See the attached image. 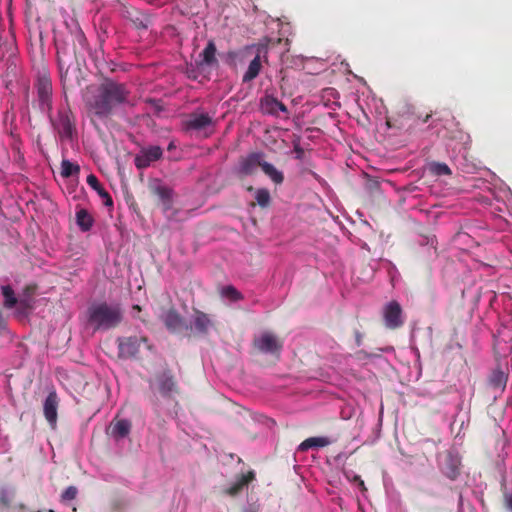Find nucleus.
<instances>
[{"mask_svg":"<svg viewBox=\"0 0 512 512\" xmlns=\"http://www.w3.org/2000/svg\"><path fill=\"white\" fill-rule=\"evenodd\" d=\"M355 339H356V344L358 346H360L362 343V334L359 331L355 332Z\"/></svg>","mask_w":512,"mask_h":512,"instance_id":"40","label":"nucleus"},{"mask_svg":"<svg viewBox=\"0 0 512 512\" xmlns=\"http://www.w3.org/2000/svg\"><path fill=\"white\" fill-rule=\"evenodd\" d=\"M65 26L68 31V35L66 37H72L75 33L82 31L78 21L75 18H70L65 21Z\"/></svg>","mask_w":512,"mask_h":512,"instance_id":"34","label":"nucleus"},{"mask_svg":"<svg viewBox=\"0 0 512 512\" xmlns=\"http://www.w3.org/2000/svg\"><path fill=\"white\" fill-rule=\"evenodd\" d=\"M263 153L253 152L245 157H241L237 168V174L240 177L250 176L256 173L257 168L261 167L264 163Z\"/></svg>","mask_w":512,"mask_h":512,"instance_id":"11","label":"nucleus"},{"mask_svg":"<svg viewBox=\"0 0 512 512\" xmlns=\"http://www.w3.org/2000/svg\"><path fill=\"white\" fill-rule=\"evenodd\" d=\"M118 356L123 359H139L142 348L152 350L146 336H127L117 338Z\"/></svg>","mask_w":512,"mask_h":512,"instance_id":"3","label":"nucleus"},{"mask_svg":"<svg viewBox=\"0 0 512 512\" xmlns=\"http://www.w3.org/2000/svg\"><path fill=\"white\" fill-rule=\"evenodd\" d=\"M255 199L260 207L266 208L271 202L270 192L266 188L257 189L255 192Z\"/></svg>","mask_w":512,"mask_h":512,"instance_id":"33","label":"nucleus"},{"mask_svg":"<svg viewBox=\"0 0 512 512\" xmlns=\"http://www.w3.org/2000/svg\"><path fill=\"white\" fill-rule=\"evenodd\" d=\"M214 125V121L207 113H192L189 118L184 122V129L186 131H206Z\"/></svg>","mask_w":512,"mask_h":512,"instance_id":"14","label":"nucleus"},{"mask_svg":"<svg viewBox=\"0 0 512 512\" xmlns=\"http://www.w3.org/2000/svg\"><path fill=\"white\" fill-rule=\"evenodd\" d=\"M37 96L41 111L50 115L52 111V82L51 79L42 75L37 81Z\"/></svg>","mask_w":512,"mask_h":512,"instance_id":"8","label":"nucleus"},{"mask_svg":"<svg viewBox=\"0 0 512 512\" xmlns=\"http://www.w3.org/2000/svg\"><path fill=\"white\" fill-rule=\"evenodd\" d=\"M57 50V63L58 68L63 78L68 74L69 68L74 60L77 61L78 55L80 54L77 47H74L70 42L69 38L56 39L55 40Z\"/></svg>","mask_w":512,"mask_h":512,"instance_id":"4","label":"nucleus"},{"mask_svg":"<svg viewBox=\"0 0 512 512\" xmlns=\"http://www.w3.org/2000/svg\"><path fill=\"white\" fill-rule=\"evenodd\" d=\"M48 116L60 139H72L75 133V118L69 108L59 109L56 118H53L51 114Z\"/></svg>","mask_w":512,"mask_h":512,"instance_id":"5","label":"nucleus"},{"mask_svg":"<svg viewBox=\"0 0 512 512\" xmlns=\"http://www.w3.org/2000/svg\"><path fill=\"white\" fill-rule=\"evenodd\" d=\"M220 294L222 297L229 299L232 302H237L243 299V295L233 285H227L221 288Z\"/></svg>","mask_w":512,"mask_h":512,"instance_id":"31","label":"nucleus"},{"mask_svg":"<svg viewBox=\"0 0 512 512\" xmlns=\"http://www.w3.org/2000/svg\"><path fill=\"white\" fill-rule=\"evenodd\" d=\"M267 105H270L269 112H271V113H276L277 110H280L282 112L287 111L286 106L282 102L278 101L277 99L267 100Z\"/></svg>","mask_w":512,"mask_h":512,"instance_id":"36","label":"nucleus"},{"mask_svg":"<svg viewBox=\"0 0 512 512\" xmlns=\"http://www.w3.org/2000/svg\"><path fill=\"white\" fill-rule=\"evenodd\" d=\"M359 486L361 487L362 490H366L363 480H360Z\"/></svg>","mask_w":512,"mask_h":512,"instance_id":"45","label":"nucleus"},{"mask_svg":"<svg viewBox=\"0 0 512 512\" xmlns=\"http://www.w3.org/2000/svg\"><path fill=\"white\" fill-rule=\"evenodd\" d=\"M508 376L501 369H495L492 371L489 377V385L493 389L504 391L507 384Z\"/></svg>","mask_w":512,"mask_h":512,"instance_id":"25","label":"nucleus"},{"mask_svg":"<svg viewBox=\"0 0 512 512\" xmlns=\"http://www.w3.org/2000/svg\"><path fill=\"white\" fill-rule=\"evenodd\" d=\"M293 150L296 153V158L301 160L303 158V155H304V150L300 146L299 141L293 143Z\"/></svg>","mask_w":512,"mask_h":512,"instance_id":"38","label":"nucleus"},{"mask_svg":"<svg viewBox=\"0 0 512 512\" xmlns=\"http://www.w3.org/2000/svg\"><path fill=\"white\" fill-rule=\"evenodd\" d=\"M503 497L505 507L512 512V494L504 493Z\"/></svg>","mask_w":512,"mask_h":512,"instance_id":"39","label":"nucleus"},{"mask_svg":"<svg viewBox=\"0 0 512 512\" xmlns=\"http://www.w3.org/2000/svg\"><path fill=\"white\" fill-rule=\"evenodd\" d=\"M87 184L97 192L99 197L103 200L105 206L111 207L113 206V200L110 194L103 188L100 184L98 178L94 174H89L87 176Z\"/></svg>","mask_w":512,"mask_h":512,"instance_id":"20","label":"nucleus"},{"mask_svg":"<svg viewBox=\"0 0 512 512\" xmlns=\"http://www.w3.org/2000/svg\"><path fill=\"white\" fill-rule=\"evenodd\" d=\"M431 116H432L431 114H427V115L422 119V121H423L424 123L428 122V121H429V119L431 118Z\"/></svg>","mask_w":512,"mask_h":512,"instance_id":"43","label":"nucleus"},{"mask_svg":"<svg viewBox=\"0 0 512 512\" xmlns=\"http://www.w3.org/2000/svg\"><path fill=\"white\" fill-rule=\"evenodd\" d=\"M253 347L259 353L270 354L278 358L283 348V342L275 334L266 331L253 339Z\"/></svg>","mask_w":512,"mask_h":512,"instance_id":"7","label":"nucleus"},{"mask_svg":"<svg viewBox=\"0 0 512 512\" xmlns=\"http://www.w3.org/2000/svg\"><path fill=\"white\" fill-rule=\"evenodd\" d=\"M143 323L146 322V320L144 318H139Z\"/></svg>","mask_w":512,"mask_h":512,"instance_id":"51","label":"nucleus"},{"mask_svg":"<svg viewBox=\"0 0 512 512\" xmlns=\"http://www.w3.org/2000/svg\"><path fill=\"white\" fill-rule=\"evenodd\" d=\"M386 124H387V126H388L389 128L394 127V126L392 125V123H391V121H390V120H387V121H386Z\"/></svg>","mask_w":512,"mask_h":512,"instance_id":"46","label":"nucleus"},{"mask_svg":"<svg viewBox=\"0 0 512 512\" xmlns=\"http://www.w3.org/2000/svg\"><path fill=\"white\" fill-rule=\"evenodd\" d=\"M129 96L130 91L125 84L109 78L87 87L84 101L93 125L97 127V121L107 123L119 106L128 103Z\"/></svg>","mask_w":512,"mask_h":512,"instance_id":"1","label":"nucleus"},{"mask_svg":"<svg viewBox=\"0 0 512 512\" xmlns=\"http://www.w3.org/2000/svg\"><path fill=\"white\" fill-rule=\"evenodd\" d=\"M354 480H355V481H357V482L359 483V482H360V480H362V479H361V477H360V476H355Z\"/></svg>","mask_w":512,"mask_h":512,"instance_id":"47","label":"nucleus"},{"mask_svg":"<svg viewBox=\"0 0 512 512\" xmlns=\"http://www.w3.org/2000/svg\"><path fill=\"white\" fill-rule=\"evenodd\" d=\"M122 15L137 29H147L152 24L151 16L133 6H124Z\"/></svg>","mask_w":512,"mask_h":512,"instance_id":"13","label":"nucleus"},{"mask_svg":"<svg viewBox=\"0 0 512 512\" xmlns=\"http://www.w3.org/2000/svg\"><path fill=\"white\" fill-rule=\"evenodd\" d=\"M261 169L275 184L283 183V181H284L283 173L281 171L277 170L272 164L264 161Z\"/></svg>","mask_w":512,"mask_h":512,"instance_id":"27","label":"nucleus"},{"mask_svg":"<svg viewBox=\"0 0 512 512\" xmlns=\"http://www.w3.org/2000/svg\"><path fill=\"white\" fill-rule=\"evenodd\" d=\"M68 38L69 42L74 47H77L80 53L88 49V41L83 30L78 33H75L72 37Z\"/></svg>","mask_w":512,"mask_h":512,"instance_id":"29","label":"nucleus"},{"mask_svg":"<svg viewBox=\"0 0 512 512\" xmlns=\"http://www.w3.org/2000/svg\"><path fill=\"white\" fill-rule=\"evenodd\" d=\"M163 150L160 146H149L142 148L139 154L134 158V164L138 169H145L150 166L152 162H155L162 158Z\"/></svg>","mask_w":512,"mask_h":512,"instance_id":"12","label":"nucleus"},{"mask_svg":"<svg viewBox=\"0 0 512 512\" xmlns=\"http://www.w3.org/2000/svg\"><path fill=\"white\" fill-rule=\"evenodd\" d=\"M110 435L116 439L126 438L132 428V423L128 419H114L110 424Z\"/></svg>","mask_w":512,"mask_h":512,"instance_id":"18","label":"nucleus"},{"mask_svg":"<svg viewBox=\"0 0 512 512\" xmlns=\"http://www.w3.org/2000/svg\"><path fill=\"white\" fill-rule=\"evenodd\" d=\"M252 49H253L252 47H246L242 52L244 54H250Z\"/></svg>","mask_w":512,"mask_h":512,"instance_id":"42","label":"nucleus"},{"mask_svg":"<svg viewBox=\"0 0 512 512\" xmlns=\"http://www.w3.org/2000/svg\"><path fill=\"white\" fill-rule=\"evenodd\" d=\"M331 444L327 437H310L305 439L298 447V450L305 452L311 448H322Z\"/></svg>","mask_w":512,"mask_h":512,"instance_id":"23","label":"nucleus"},{"mask_svg":"<svg viewBox=\"0 0 512 512\" xmlns=\"http://www.w3.org/2000/svg\"><path fill=\"white\" fill-rule=\"evenodd\" d=\"M255 474L253 471H249L247 474H241V476L233 483L230 487L225 490V494L229 496L238 495L241 490L254 480Z\"/></svg>","mask_w":512,"mask_h":512,"instance_id":"22","label":"nucleus"},{"mask_svg":"<svg viewBox=\"0 0 512 512\" xmlns=\"http://www.w3.org/2000/svg\"><path fill=\"white\" fill-rule=\"evenodd\" d=\"M58 397L56 392L52 391L48 394L44 401V416L51 426H55L57 422Z\"/></svg>","mask_w":512,"mask_h":512,"instance_id":"17","label":"nucleus"},{"mask_svg":"<svg viewBox=\"0 0 512 512\" xmlns=\"http://www.w3.org/2000/svg\"><path fill=\"white\" fill-rule=\"evenodd\" d=\"M95 65L100 73H105L108 70L113 71V68L107 67V63L104 60H99L97 57L95 58Z\"/></svg>","mask_w":512,"mask_h":512,"instance_id":"37","label":"nucleus"},{"mask_svg":"<svg viewBox=\"0 0 512 512\" xmlns=\"http://www.w3.org/2000/svg\"><path fill=\"white\" fill-rule=\"evenodd\" d=\"M158 392L165 398L179 393L178 383L171 370H164L155 377Z\"/></svg>","mask_w":512,"mask_h":512,"instance_id":"9","label":"nucleus"},{"mask_svg":"<svg viewBox=\"0 0 512 512\" xmlns=\"http://www.w3.org/2000/svg\"><path fill=\"white\" fill-rule=\"evenodd\" d=\"M172 148H173V143H170L168 146V149H172Z\"/></svg>","mask_w":512,"mask_h":512,"instance_id":"48","label":"nucleus"},{"mask_svg":"<svg viewBox=\"0 0 512 512\" xmlns=\"http://www.w3.org/2000/svg\"><path fill=\"white\" fill-rule=\"evenodd\" d=\"M87 313L88 322L94 330L114 329L123 321V310L117 303H94L88 308Z\"/></svg>","mask_w":512,"mask_h":512,"instance_id":"2","label":"nucleus"},{"mask_svg":"<svg viewBox=\"0 0 512 512\" xmlns=\"http://www.w3.org/2000/svg\"><path fill=\"white\" fill-rule=\"evenodd\" d=\"M427 170L434 176L451 175L452 173L447 164L435 161L428 163Z\"/></svg>","mask_w":512,"mask_h":512,"instance_id":"28","label":"nucleus"},{"mask_svg":"<svg viewBox=\"0 0 512 512\" xmlns=\"http://www.w3.org/2000/svg\"><path fill=\"white\" fill-rule=\"evenodd\" d=\"M247 190H248V191H252V190H253V187H252V186H250V187H248V188H247Z\"/></svg>","mask_w":512,"mask_h":512,"instance_id":"50","label":"nucleus"},{"mask_svg":"<svg viewBox=\"0 0 512 512\" xmlns=\"http://www.w3.org/2000/svg\"><path fill=\"white\" fill-rule=\"evenodd\" d=\"M262 69L260 49L258 48V52L255 57L249 63V66L242 77L243 83H248L254 80L260 73Z\"/></svg>","mask_w":512,"mask_h":512,"instance_id":"21","label":"nucleus"},{"mask_svg":"<svg viewBox=\"0 0 512 512\" xmlns=\"http://www.w3.org/2000/svg\"><path fill=\"white\" fill-rule=\"evenodd\" d=\"M238 56V53L236 51H229L227 53V59L234 60Z\"/></svg>","mask_w":512,"mask_h":512,"instance_id":"41","label":"nucleus"},{"mask_svg":"<svg viewBox=\"0 0 512 512\" xmlns=\"http://www.w3.org/2000/svg\"><path fill=\"white\" fill-rule=\"evenodd\" d=\"M150 190L153 195L158 197L159 204L161 205L163 214L166 216L167 220H174L178 210L173 209V190L160 182L152 184L150 186Z\"/></svg>","mask_w":512,"mask_h":512,"instance_id":"6","label":"nucleus"},{"mask_svg":"<svg viewBox=\"0 0 512 512\" xmlns=\"http://www.w3.org/2000/svg\"><path fill=\"white\" fill-rule=\"evenodd\" d=\"M193 326L197 333L207 334L209 329L213 326V320L210 315L194 309Z\"/></svg>","mask_w":512,"mask_h":512,"instance_id":"19","label":"nucleus"},{"mask_svg":"<svg viewBox=\"0 0 512 512\" xmlns=\"http://www.w3.org/2000/svg\"><path fill=\"white\" fill-rule=\"evenodd\" d=\"M216 51L217 49L214 41L210 40L201 53L202 62L208 66L217 65L218 61L216 59Z\"/></svg>","mask_w":512,"mask_h":512,"instance_id":"26","label":"nucleus"},{"mask_svg":"<svg viewBox=\"0 0 512 512\" xmlns=\"http://www.w3.org/2000/svg\"><path fill=\"white\" fill-rule=\"evenodd\" d=\"M384 321L386 327L396 329L403 325L402 309L398 302L391 301L384 309Z\"/></svg>","mask_w":512,"mask_h":512,"instance_id":"15","label":"nucleus"},{"mask_svg":"<svg viewBox=\"0 0 512 512\" xmlns=\"http://www.w3.org/2000/svg\"><path fill=\"white\" fill-rule=\"evenodd\" d=\"M461 459L458 454L447 451L439 462V469L451 481L460 475Z\"/></svg>","mask_w":512,"mask_h":512,"instance_id":"10","label":"nucleus"},{"mask_svg":"<svg viewBox=\"0 0 512 512\" xmlns=\"http://www.w3.org/2000/svg\"><path fill=\"white\" fill-rule=\"evenodd\" d=\"M1 290L4 296V307L8 309L13 308L17 303L14 290L9 285L2 286Z\"/></svg>","mask_w":512,"mask_h":512,"instance_id":"32","label":"nucleus"},{"mask_svg":"<svg viewBox=\"0 0 512 512\" xmlns=\"http://www.w3.org/2000/svg\"><path fill=\"white\" fill-rule=\"evenodd\" d=\"M78 489L75 486L67 487L61 494V501L67 502L74 500L77 497Z\"/></svg>","mask_w":512,"mask_h":512,"instance_id":"35","label":"nucleus"},{"mask_svg":"<svg viewBox=\"0 0 512 512\" xmlns=\"http://www.w3.org/2000/svg\"><path fill=\"white\" fill-rule=\"evenodd\" d=\"M132 309L137 312H141V307L139 305H133Z\"/></svg>","mask_w":512,"mask_h":512,"instance_id":"44","label":"nucleus"},{"mask_svg":"<svg viewBox=\"0 0 512 512\" xmlns=\"http://www.w3.org/2000/svg\"><path fill=\"white\" fill-rule=\"evenodd\" d=\"M151 102H152V104H155V105H156V108H157V109H159V106L156 104V102H155V101H151Z\"/></svg>","mask_w":512,"mask_h":512,"instance_id":"49","label":"nucleus"},{"mask_svg":"<svg viewBox=\"0 0 512 512\" xmlns=\"http://www.w3.org/2000/svg\"><path fill=\"white\" fill-rule=\"evenodd\" d=\"M165 327L172 333L181 331L185 326V321L183 317L178 313V311L171 307L168 309L163 316L161 317Z\"/></svg>","mask_w":512,"mask_h":512,"instance_id":"16","label":"nucleus"},{"mask_svg":"<svg viewBox=\"0 0 512 512\" xmlns=\"http://www.w3.org/2000/svg\"><path fill=\"white\" fill-rule=\"evenodd\" d=\"M80 172V167L77 164L70 162L67 159L61 162V176L63 178H69L73 175H77Z\"/></svg>","mask_w":512,"mask_h":512,"instance_id":"30","label":"nucleus"},{"mask_svg":"<svg viewBox=\"0 0 512 512\" xmlns=\"http://www.w3.org/2000/svg\"><path fill=\"white\" fill-rule=\"evenodd\" d=\"M76 223L81 231L87 232L93 227L94 218L86 209L81 208L76 212Z\"/></svg>","mask_w":512,"mask_h":512,"instance_id":"24","label":"nucleus"}]
</instances>
